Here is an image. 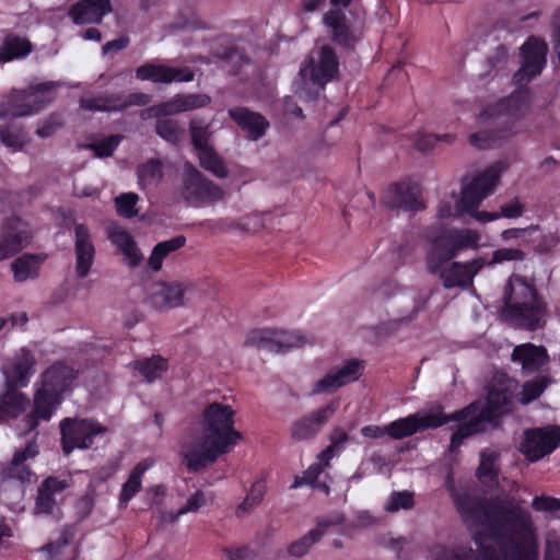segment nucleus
<instances>
[{
  "label": "nucleus",
  "mask_w": 560,
  "mask_h": 560,
  "mask_svg": "<svg viewBox=\"0 0 560 560\" xmlns=\"http://www.w3.org/2000/svg\"><path fill=\"white\" fill-rule=\"evenodd\" d=\"M547 44L535 36L528 37L521 47V67L514 73L512 83L517 88L509 96L487 105L478 116L481 130L469 136L472 147L485 150L499 147L502 141L517 132L516 122L530 107V92L527 84L539 75L547 63Z\"/></svg>",
  "instance_id": "obj_1"
},
{
  "label": "nucleus",
  "mask_w": 560,
  "mask_h": 560,
  "mask_svg": "<svg viewBox=\"0 0 560 560\" xmlns=\"http://www.w3.org/2000/svg\"><path fill=\"white\" fill-rule=\"evenodd\" d=\"M451 497L462 521L465 524L487 526L499 545L506 541L509 535L517 538L535 537L529 512L512 498L495 497L486 500L469 491H452Z\"/></svg>",
  "instance_id": "obj_2"
},
{
  "label": "nucleus",
  "mask_w": 560,
  "mask_h": 560,
  "mask_svg": "<svg viewBox=\"0 0 560 560\" xmlns=\"http://www.w3.org/2000/svg\"><path fill=\"white\" fill-rule=\"evenodd\" d=\"M480 234L472 229H442L430 241L425 254V267L430 275L439 276L445 289L468 288L475 276L487 266V258L453 261L465 249H478Z\"/></svg>",
  "instance_id": "obj_3"
},
{
  "label": "nucleus",
  "mask_w": 560,
  "mask_h": 560,
  "mask_svg": "<svg viewBox=\"0 0 560 560\" xmlns=\"http://www.w3.org/2000/svg\"><path fill=\"white\" fill-rule=\"evenodd\" d=\"M234 424L235 411L230 405L215 401L203 409L200 447L192 446L183 452V464L189 472H199L233 451L243 439Z\"/></svg>",
  "instance_id": "obj_4"
},
{
  "label": "nucleus",
  "mask_w": 560,
  "mask_h": 560,
  "mask_svg": "<svg viewBox=\"0 0 560 560\" xmlns=\"http://www.w3.org/2000/svg\"><path fill=\"white\" fill-rule=\"evenodd\" d=\"M502 320L515 328L536 330L545 315L546 305L534 284L524 277H510L503 294Z\"/></svg>",
  "instance_id": "obj_5"
},
{
  "label": "nucleus",
  "mask_w": 560,
  "mask_h": 560,
  "mask_svg": "<svg viewBox=\"0 0 560 560\" xmlns=\"http://www.w3.org/2000/svg\"><path fill=\"white\" fill-rule=\"evenodd\" d=\"M478 549L470 546L447 547L434 545L431 555L433 560H538L539 551L536 537H514L509 535L506 541L500 544L498 551L493 546L477 542Z\"/></svg>",
  "instance_id": "obj_6"
},
{
  "label": "nucleus",
  "mask_w": 560,
  "mask_h": 560,
  "mask_svg": "<svg viewBox=\"0 0 560 560\" xmlns=\"http://www.w3.org/2000/svg\"><path fill=\"white\" fill-rule=\"evenodd\" d=\"M472 410H476V404H470L451 415H445L441 408L438 412L424 416L416 412L389 422L387 424V435L393 440H402L418 432L441 428L452 421L459 422V420L466 419Z\"/></svg>",
  "instance_id": "obj_7"
},
{
  "label": "nucleus",
  "mask_w": 560,
  "mask_h": 560,
  "mask_svg": "<svg viewBox=\"0 0 560 560\" xmlns=\"http://www.w3.org/2000/svg\"><path fill=\"white\" fill-rule=\"evenodd\" d=\"M60 444L65 455H70L75 448L88 450L95 438L107 432V428L93 418H63L59 423Z\"/></svg>",
  "instance_id": "obj_8"
},
{
  "label": "nucleus",
  "mask_w": 560,
  "mask_h": 560,
  "mask_svg": "<svg viewBox=\"0 0 560 560\" xmlns=\"http://www.w3.org/2000/svg\"><path fill=\"white\" fill-rule=\"evenodd\" d=\"M515 382L506 375L494 378L493 383L487 387L485 404L479 410L481 418L493 428H498L501 418L513 412L515 408Z\"/></svg>",
  "instance_id": "obj_9"
},
{
  "label": "nucleus",
  "mask_w": 560,
  "mask_h": 560,
  "mask_svg": "<svg viewBox=\"0 0 560 560\" xmlns=\"http://www.w3.org/2000/svg\"><path fill=\"white\" fill-rule=\"evenodd\" d=\"M182 195L189 205L200 207L223 200L225 191L187 162L183 168Z\"/></svg>",
  "instance_id": "obj_10"
},
{
  "label": "nucleus",
  "mask_w": 560,
  "mask_h": 560,
  "mask_svg": "<svg viewBox=\"0 0 560 560\" xmlns=\"http://www.w3.org/2000/svg\"><path fill=\"white\" fill-rule=\"evenodd\" d=\"M504 164L497 162L475 176L462 189L460 199L456 207L459 212L472 213L477 210L481 201L492 194L500 180Z\"/></svg>",
  "instance_id": "obj_11"
},
{
  "label": "nucleus",
  "mask_w": 560,
  "mask_h": 560,
  "mask_svg": "<svg viewBox=\"0 0 560 560\" xmlns=\"http://www.w3.org/2000/svg\"><path fill=\"white\" fill-rule=\"evenodd\" d=\"M305 338L298 332H289L272 328L252 329L245 340L246 346L256 347L273 353L287 352L292 348L301 347Z\"/></svg>",
  "instance_id": "obj_12"
},
{
  "label": "nucleus",
  "mask_w": 560,
  "mask_h": 560,
  "mask_svg": "<svg viewBox=\"0 0 560 560\" xmlns=\"http://www.w3.org/2000/svg\"><path fill=\"white\" fill-rule=\"evenodd\" d=\"M560 446V427L533 428L524 431L520 452L532 463L540 460Z\"/></svg>",
  "instance_id": "obj_13"
},
{
  "label": "nucleus",
  "mask_w": 560,
  "mask_h": 560,
  "mask_svg": "<svg viewBox=\"0 0 560 560\" xmlns=\"http://www.w3.org/2000/svg\"><path fill=\"white\" fill-rule=\"evenodd\" d=\"M382 203L388 209L405 212H418L425 208L420 185L410 179L389 184L383 192Z\"/></svg>",
  "instance_id": "obj_14"
},
{
  "label": "nucleus",
  "mask_w": 560,
  "mask_h": 560,
  "mask_svg": "<svg viewBox=\"0 0 560 560\" xmlns=\"http://www.w3.org/2000/svg\"><path fill=\"white\" fill-rule=\"evenodd\" d=\"M363 372V360H347L341 366L331 369L323 378L315 382L313 384L311 394H332L342 386L358 381Z\"/></svg>",
  "instance_id": "obj_15"
},
{
  "label": "nucleus",
  "mask_w": 560,
  "mask_h": 560,
  "mask_svg": "<svg viewBox=\"0 0 560 560\" xmlns=\"http://www.w3.org/2000/svg\"><path fill=\"white\" fill-rule=\"evenodd\" d=\"M339 72V61L335 50L330 46H323L319 60L315 63L312 59L304 65L300 74L303 80H310L314 85L324 88L335 79Z\"/></svg>",
  "instance_id": "obj_16"
},
{
  "label": "nucleus",
  "mask_w": 560,
  "mask_h": 560,
  "mask_svg": "<svg viewBox=\"0 0 560 560\" xmlns=\"http://www.w3.org/2000/svg\"><path fill=\"white\" fill-rule=\"evenodd\" d=\"M31 237L28 224L21 218L12 215L5 219L0 235V261L21 252Z\"/></svg>",
  "instance_id": "obj_17"
},
{
  "label": "nucleus",
  "mask_w": 560,
  "mask_h": 560,
  "mask_svg": "<svg viewBox=\"0 0 560 560\" xmlns=\"http://www.w3.org/2000/svg\"><path fill=\"white\" fill-rule=\"evenodd\" d=\"M78 375L79 372L72 366L56 362L43 372L39 388L63 400L65 394L72 390Z\"/></svg>",
  "instance_id": "obj_18"
},
{
  "label": "nucleus",
  "mask_w": 560,
  "mask_h": 560,
  "mask_svg": "<svg viewBox=\"0 0 560 560\" xmlns=\"http://www.w3.org/2000/svg\"><path fill=\"white\" fill-rule=\"evenodd\" d=\"M337 407L338 402L331 401L295 420L291 425V438L295 441H305L315 438L335 415Z\"/></svg>",
  "instance_id": "obj_19"
},
{
  "label": "nucleus",
  "mask_w": 560,
  "mask_h": 560,
  "mask_svg": "<svg viewBox=\"0 0 560 560\" xmlns=\"http://www.w3.org/2000/svg\"><path fill=\"white\" fill-rule=\"evenodd\" d=\"M194 77V71L188 67L175 68L147 62L136 69L138 80L154 83L190 82Z\"/></svg>",
  "instance_id": "obj_20"
},
{
  "label": "nucleus",
  "mask_w": 560,
  "mask_h": 560,
  "mask_svg": "<svg viewBox=\"0 0 560 560\" xmlns=\"http://www.w3.org/2000/svg\"><path fill=\"white\" fill-rule=\"evenodd\" d=\"M75 272L81 279L88 277L95 258V247L91 240L90 230L85 224L74 226Z\"/></svg>",
  "instance_id": "obj_21"
},
{
  "label": "nucleus",
  "mask_w": 560,
  "mask_h": 560,
  "mask_svg": "<svg viewBox=\"0 0 560 560\" xmlns=\"http://www.w3.org/2000/svg\"><path fill=\"white\" fill-rule=\"evenodd\" d=\"M112 11L110 0H80L69 10L75 24H100Z\"/></svg>",
  "instance_id": "obj_22"
},
{
  "label": "nucleus",
  "mask_w": 560,
  "mask_h": 560,
  "mask_svg": "<svg viewBox=\"0 0 560 560\" xmlns=\"http://www.w3.org/2000/svg\"><path fill=\"white\" fill-rule=\"evenodd\" d=\"M512 361L520 363L524 373L530 374L540 371L548 363L549 355L544 346L527 342L513 349Z\"/></svg>",
  "instance_id": "obj_23"
},
{
  "label": "nucleus",
  "mask_w": 560,
  "mask_h": 560,
  "mask_svg": "<svg viewBox=\"0 0 560 560\" xmlns=\"http://www.w3.org/2000/svg\"><path fill=\"white\" fill-rule=\"evenodd\" d=\"M36 364L33 353L22 348L15 355L12 364L5 370V385L13 387H25L34 373Z\"/></svg>",
  "instance_id": "obj_24"
},
{
  "label": "nucleus",
  "mask_w": 560,
  "mask_h": 560,
  "mask_svg": "<svg viewBox=\"0 0 560 560\" xmlns=\"http://www.w3.org/2000/svg\"><path fill=\"white\" fill-rule=\"evenodd\" d=\"M229 116L237 126L248 133L252 140L265 136L269 121L260 113L252 112L246 107L236 106L229 109Z\"/></svg>",
  "instance_id": "obj_25"
},
{
  "label": "nucleus",
  "mask_w": 560,
  "mask_h": 560,
  "mask_svg": "<svg viewBox=\"0 0 560 560\" xmlns=\"http://www.w3.org/2000/svg\"><path fill=\"white\" fill-rule=\"evenodd\" d=\"M63 400L38 388L34 395L32 411L25 417L30 430H35L40 421H49Z\"/></svg>",
  "instance_id": "obj_26"
},
{
  "label": "nucleus",
  "mask_w": 560,
  "mask_h": 560,
  "mask_svg": "<svg viewBox=\"0 0 560 560\" xmlns=\"http://www.w3.org/2000/svg\"><path fill=\"white\" fill-rule=\"evenodd\" d=\"M69 487L70 483L67 479H59L55 476L45 478L37 489L35 512L37 514H51L57 504L55 495Z\"/></svg>",
  "instance_id": "obj_27"
},
{
  "label": "nucleus",
  "mask_w": 560,
  "mask_h": 560,
  "mask_svg": "<svg viewBox=\"0 0 560 560\" xmlns=\"http://www.w3.org/2000/svg\"><path fill=\"white\" fill-rule=\"evenodd\" d=\"M50 100H43L28 91H12L5 106L7 114L12 117H23L38 113Z\"/></svg>",
  "instance_id": "obj_28"
},
{
  "label": "nucleus",
  "mask_w": 560,
  "mask_h": 560,
  "mask_svg": "<svg viewBox=\"0 0 560 560\" xmlns=\"http://www.w3.org/2000/svg\"><path fill=\"white\" fill-rule=\"evenodd\" d=\"M185 288L178 282H160L149 298L152 307L159 311L178 307L183 304Z\"/></svg>",
  "instance_id": "obj_29"
},
{
  "label": "nucleus",
  "mask_w": 560,
  "mask_h": 560,
  "mask_svg": "<svg viewBox=\"0 0 560 560\" xmlns=\"http://www.w3.org/2000/svg\"><path fill=\"white\" fill-rule=\"evenodd\" d=\"M210 102L211 98L202 93L176 94L170 101L158 105L156 109L158 114L167 116L206 107Z\"/></svg>",
  "instance_id": "obj_30"
},
{
  "label": "nucleus",
  "mask_w": 560,
  "mask_h": 560,
  "mask_svg": "<svg viewBox=\"0 0 560 560\" xmlns=\"http://www.w3.org/2000/svg\"><path fill=\"white\" fill-rule=\"evenodd\" d=\"M18 388L5 385L0 395V422L20 417L30 405V398Z\"/></svg>",
  "instance_id": "obj_31"
},
{
  "label": "nucleus",
  "mask_w": 560,
  "mask_h": 560,
  "mask_svg": "<svg viewBox=\"0 0 560 560\" xmlns=\"http://www.w3.org/2000/svg\"><path fill=\"white\" fill-rule=\"evenodd\" d=\"M108 238L129 260L131 267H136L142 260V254L132 235L124 228L114 225L108 229Z\"/></svg>",
  "instance_id": "obj_32"
},
{
  "label": "nucleus",
  "mask_w": 560,
  "mask_h": 560,
  "mask_svg": "<svg viewBox=\"0 0 560 560\" xmlns=\"http://www.w3.org/2000/svg\"><path fill=\"white\" fill-rule=\"evenodd\" d=\"M38 446L35 442H28L26 446L16 451L9 467V475L22 482H30L33 471L26 462L38 455Z\"/></svg>",
  "instance_id": "obj_33"
},
{
  "label": "nucleus",
  "mask_w": 560,
  "mask_h": 560,
  "mask_svg": "<svg viewBox=\"0 0 560 560\" xmlns=\"http://www.w3.org/2000/svg\"><path fill=\"white\" fill-rule=\"evenodd\" d=\"M47 256L45 254H23L11 264L14 280L24 282L36 279Z\"/></svg>",
  "instance_id": "obj_34"
},
{
  "label": "nucleus",
  "mask_w": 560,
  "mask_h": 560,
  "mask_svg": "<svg viewBox=\"0 0 560 560\" xmlns=\"http://www.w3.org/2000/svg\"><path fill=\"white\" fill-rule=\"evenodd\" d=\"M32 50L33 45L26 37L10 33L4 36L0 45V63L22 59L28 56Z\"/></svg>",
  "instance_id": "obj_35"
},
{
  "label": "nucleus",
  "mask_w": 560,
  "mask_h": 560,
  "mask_svg": "<svg viewBox=\"0 0 560 560\" xmlns=\"http://www.w3.org/2000/svg\"><path fill=\"white\" fill-rule=\"evenodd\" d=\"M334 523L327 520H322L317 523L316 527L311 529L300 539L292 541L288 547V553L291 557L301 558L305 556L311 547L318 542L325 535L328 527Z\"/></svg>",
  "instance_id": "obj_36"
},
{
  "label": "nucleus",
  "mask_w": 560,
  "mask_h": 560,
  "mask_svg": "<svg viewBox=\"0 0 560 560\" xmlns=\"http://www.w3.org/2000/svg\"><path fill=\"white\" fill-rule=\"evenodd\" d=\"M500 455L494 451H482L480 463L476 470V477L485 486H499L500 468L498 466Z\"/></svg>",
  "instance_id": "obj_37"
},
{
  "label": "nucleus",
  "mask_w": 560,
  "mask_h": 560,
  "mask_svg": "<svg viewBox=\"0 0 560 560\" xmlns=\"http://www.w3.org/2000/svg\"><path fill=\"white\" fill-rule=\"evenodd\" d=\"M150 468V464L147 462L138 463L129 474L128 479L121 487L119 494V506L127 508L130 500L136 497L142 489V477L144 472Z\"/></svg>",
  "instance_id": "obj_38"
},
{
  "label": "nucleus",
  "mask_w": 560,
  "mask_h": 560,
  "mask_svg": "<svg viewBox=\"0 0 560 560\" xmlns=\"http://www.w3.org/2000/svg\"><path fill=\"white\" fill-rule=\"evenodd\" d=\"M80 107L92 112H120L127 108V104L122 103L121 95L110 94L82 97Z\"/></svg>",
  "instance_id": "obj_39"
},
{
  "label": "nucleus",
  "mask_w": 560,
  "mask_h": 560,
  "mask_svg": "<svg viewBox=\"0 0 560 560\" xmlns=\"http://www.w3.org/2000/svg\"><path fill=\"white\" fill-rule=\"evenodd\" d=\"M185 244L186 237L184 235H177L175 237H172L171 240L158 243L153 247L151 255L148 259L149 268L155 272L160 271L162 269L164 258L168 254L184 247Z\"/></svg>",
  "instance_id": "obj_40"
},
{
  "label": "nucleus",
  "mask_w": 560,
  "mask_h": 560,
  "mask_svg": "<svg viewBox=\"0 0 560 560\" xmlns=\"http://www.w3.org/2000/svg\"><path fill=\"white\" fill-rule=\"evenodd\" d=\"M267 491V482L265 478L256 479L249 490L246 493L244 500L236 506L235 515L238 518H242L248 515L253 510H255L264 500V497Z\"/></svg>",
  "instance_id": "obj_41"
},
{
  "label": "nucleus",
  "mask_w": 560,
  "mask_h": 560,
  "mask_svg": "<svg viewBox=\"0 0 560 560\" xmlns=\"http://www.w3.org/2000/svg\"><path fill=\"white\" fill-rule=\"evenodd\" d=\"M163 164L159 159H149L137 167L138 184L142 190L158 186L163 179Z\"/></svg>",
  "instance_id": "obj_42"
},
{
  "label": "nucleus",
  "mask_w": 560,
  "mask_h": 560,
  "mask_svg": "<svg viewBox=\"0 0 560 560\" xmlns=\"http://www.w3.org/2000/svg\"><path fill=\"white\" fill-rule=\"evenodd\" d=\"M131 365L150 383L161 378L168 369L167 360L159 354L144 360H136Z\"/></svg>",
  "instance_id": "obj_43"
},
{
  "label": "nucleus",
  "mask_w": 560,
  "mask_h": 560,
  "mask_svg": "<svg viewBox=\"0 0 560 560\" xmlns=\"http://www.w3.org/2000/svg\"><path fill=\"white\" fill-rule=\"evenodd\" d=\"M200 166L213 174L218 178H226L229 175L228 167L221 156L212 147L198 151Z\"/></svg>",
  "instance_id": "obj_44"
},
{
  "label": "nucleus",
  "mask_w": 560,
  "mask_h": 560,
  "mask_svg": "<svg viewBox=\"0 0 560 560\" xmlns=\"http://www.w3.org/2000/svg\"><path fill=\"white\" fill-rule=\"evenodd\" d=\"M349 440V434L341 428H336L330 435V444L323 450L318 459L324 466H329V462L345 450V445Z\"/></svg>",
  "instance_id": "obj_45"
},
{
  "label": "nucleus",
  "mask_w": 560,
  "mask_h": 560,
  "mask_svg": "<svg viewBox=\"0 0 560 560\" xmlns=\"http://www.w3.org/2000/svg\"><path fill=\"white\" fill-rule=\"evenodd\" d=\"M510 63V51L505 45H499L487 58L488 75H499L508 71Z\"/></svg>",
  "instance_id": "obj_46"
},
{
  "label": "nucleus",
  "mask_w": 560,
  "mask_h": 560,
  "mask_svg": "<svg viewBox=\"0 0 560 560\" xmlns=\"http://www.w3.org/2000/svg\"><path fill=\"white\" fill-rule=\"evenodd\" d=\"M209 122L203 119H191L189 124V131L191 137V143L196 151H201L209 145L210 131H209Z\"/></svg>",
  "instance_id": "obj_47"
},
{
  "label": "nucleus",
  "mask_w": 560,
  "mask_h": 560,
  "mask_svg": "<svg viewBox=\"0 0 560 560\" xmlns=\"http://www.w3.org/2000/svg\"><path fill=\"white\" fill-rule=\"evenodd\" d=\"M476 404V410H472L471 413L464 419L463 423H460L457 429L455 430L458 432L464 439L470 438L475 434L482 433L486 430V421L481 418V416L478 413V416H475V413L478 410V402Z\"/></svg>",
  "instance_id": "obj_48"
},
{
  "label": "nucleus",
  "mask_w": 560,
  "mask_h": 560,
  "mask_svg": "<svg viewBox=\"0 0 560 560\" xmlns=\"http://www.w3.org/2000/svg\"><path fill=\"white\" fill-rule=\"evenodd\" d=\"M155 132L165 141L177 144L180 140L182 129L176 120L158 119L155 124Z\"/></svg>",
  "instance_id": "obj_49"
},
{
  "label": "nucleus",
  "mask_w": 560,
  "mask_h": 560,
  "mask_svg": "<svg viewBox=\"0 0 560 560\" xmlns=\"http://www.w3.org/2000/svg\"><path fill=\"white\" fill-rule=\"evenodd\" d=\"M121 140V135H110L101 141L90 143L88 148L92 150L97 158H109L114 154Z\"/></svg>",
  "instance_id": "obj_50"
},
{
  "label": "nucleus",
  "mask_w": 560,
  "mask_h": 560,
  "mask_svg": "<svg viewBox=\"0 0 560 560\" xmlns=\"http://www.w3.org/2000/svg\"><path fill=\"white\" fill-rule=\"evenodd\" d=\"M547 385L548 381L544 376L524 383L520 398L521 404L526 405L537 399L544 393Z\"/></svg>",
  "instance_id": "obj_51"
},
{
  "label": "nucleus",
  "mask_w": 560,
  "mask_h": 560,
  "mask_svg": "<svg viewBox=\"0 0 560 560\" xmlns=\"http://www.w3.org/2000/svg\"><path fill=\"white\" fill-rule=\"evenodd\" d=\"M138 200L139 197L135 192H124L119 195L115 198L117 213L127 219L136 217L138 213L136 209Z\"/></svg>",
  "instance_id": "obj_52"
},
{
  "label": "nucleus",
  "mask_w": 560,
  "mask_h": 560,
  "mask_svg": "<svg viewBox=\"0 0 560 560\" xmlns=\"http://www.w3.org/2000/svg\"><path fill=\"white\" fill-rule=\"evenodd\" d=\"M455 139V136L452 133H444V135H435V133H425L420 132L418 133L415 145L417 150L421 152H427L432 150L435 144L440 141L452 143Z\"/></svg>",
  "instance_id": "obj_53"
},
{
  "label": "nucleus",
  "mask_w": 560,
  "mask_h": 560,
  "mask_svg": "<svg viewBox=\"0 0 560 560\" xmlns=\"http://www.w3.org/2000/svg\"><path fill=\"white\" fill-rule=\"evenodd\" d=\"M0 142L13 150L22 149L24 144L22 128L16 126L0 127Z\"/></svg>",
  "instance_id": "obj_54"
},
{
  "label": "nucleus",
  "mask_w": 560,
  "mask_h": 560,
  "mask_svg": "<svg viewBox=\"0 0 560 560\" xmlns=\"http://www.w3.org/2000/svg\"><path fill=\"white\" fill-rule=\"evenodd\" d=\"M526 254L518 248H499L492 253L491 260H487V266H493L498 264H502L504 261H512V260H524Z\"/></svg>",
  "instance_id": "obj_55"
},
{
  "label": "nucleus",
  "mask_w": 560,
  "mask_h": 560,
  "mask_svg": "<svg viewBox=\"0 0 560 560\" xmlns=\"http://www.w3.org/2000/svg\"><path fill=\"white\" fill-rule=\"evenodd\" d=\"M206 503L205 493L201 490H197L190 495L186 503L172 516V521H176L180 515L189 512H197Z\"/></svg>",
  "instance_id": "obj_56"
},
{
  "label": "nucleus",
  "mask_w": 560,
  "mask_h": 560,
  "mask_svg": "<svg viewBox=\"0 0 560 560\" xmlns=\"http://www.w3.org/2000/svg\"><path fill=\"white\" fill-rule=\"evenodd\" d=\"M63 121L58 114H51L47 119H45L37 128L36 135L40 138H49L55 132L61 128Z\"/></svg>",
  "instance_id": "obj_57"
},
{
  "label": "nucleus",
  "mask_w": 560,
  "mask_h": 560,
  "mask_svg": "<svg viewBox=\"0 0 560 560\" xmlns=\"http://www.w3.org/2000/svg\"><path fill=\"white\" fill-rule=\"evenodd\" d=\"M331 37L337 45L343 48L350 49L354 47L355 38L347 24L331 31Z\"/></svg>",
  "instance_id": "obj_58"
},
{
  "label": "nucleus",
  "mask_w": 560,
  "mask_h": 560,
  "mask_svg": "<svg viewBox=\"0 0 560 560\" xmlns=\"http://www.w3.org/2000/svg\"><path fill=\"white\" fill-rule=\"evenodd\" d=\"M413 506V495L408 491L393 492L390 503L387 506L388 511L395 512L399 509H410Z\"/></svg>",
  "instance_id": "obj_59"
},
{
  "label": "nucleus",
  "mask_w": 560,
  "mask_h": 560,
  "mask_svg": "<svg viewBox=\"0 0 560 560\" xmlns=\"http://www.w3.org/2000/svg\"><path fill=\"white\" fill-rule=\"evenodd\" d=\"M532 506L535 511L556 512L560 510V499L548 495H537L534 498Z\"/></svg>",
  "instance_id": "obj_60"
},
{
  "label": "nucleus",
  "mask_w": 560,
  "mask_h": 560,
  "mask_svg": "<svg viewBox=\"0 0 560 560\" xmlns=\"http://www.w3.org/2000/svg\"><path fill=\"white\" fill-rule=\"evenodd\" d=\"M324 22L329 28H331V31L347 24L346 15L340 10H331L327 12L324 16Z\"/></svg>",
  "instance_id": "obj_61"
},
{
  "label": "nucleus",
  "mask_w": 560,
  "mask_h": 560,
  "mask_svg": "<svg viewBox=\"0 0 560 560\" xmlns=\"http://www.w3.org/2000/svg\"><path fill=\"white\" fill-rule=\"evenodd\" d=\"M500 209V215L509 219L518 218L524 212V206L517 199L512 202L502 205Z\"/></svg>",
  "instance_id": "obj_62"
},
{
  "label": "nucleus",
  "mask_w": 560,
  "mask_h": 560,
  "mask_svg": "<svg viewBox=\"0 0 560 560\" xmlns=\"http://www.w3.org/2000/svg\"><path fill=\"white\" fill-rule=\"evenodd\" d=\"M130 44V38L127 35H121L120 37L107 42L103 46V54L109 52H118L120 50L126 49Z\"/></svg>",
  "instance_id": "obj_63"
},
{
  "label": "nucleus",
  "mask_w": 560,
  "mask_h": 560,
  "mask_svg": "<svg viewBox=\"0 0 560 560\" xmlns=\"http://www.w3.org/2000/svg\"><path fill=\"white\" fill-rule=\"evenodd\" d=\"M361 434L368 439H382L387 435V424L380 427L375 424H369L361 428Z\"/></svg>",
  "instance_id": "obj_64"
}]
</instances>
